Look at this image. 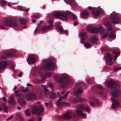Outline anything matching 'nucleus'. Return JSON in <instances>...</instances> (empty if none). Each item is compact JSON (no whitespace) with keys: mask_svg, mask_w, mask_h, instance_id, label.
Listing matches in <instances>:
<instances>
[{"mask_svg":"<svg viewBox=\"0 0 121 121\" xmlns=\"http://www.w3.org/2000/svg\"><path fill=\"white\" fill-rule=\"evenodd\" d=\"M18 9L20 11H22L26 12L29 10V9H25L23 7L21 6L19 7H18Z\"/></svg>","mask_w":121,"mask_h":121,"instance_id":"nucleus-34","label":"nucleus"},{"mask_svg":"<svg viewBox=\"0 0 121 121\" xmlns=\"http://www.w3.org/2000/svg\"><path fill=\"white\" fill-rule=\"evenodd\" d=\"M112 52L113 53H115L116 52V50H114L112 51Z\"/></svg>","mask_w":121,"mask_h":121,"instance_id":"nucleus-63","label":"nucleus"},{"mask_svg":"<svg viewBox=\"0 0 121 121\" xmlns=\"http://www.w3.org/2000/svg\"><path fill=\"white\" fill-rule=\"evenodd\" d=\"M8 63L6 61H2L0 63V69H3L7 66Z\"/></svg>","mask_w":121,"mask_h":121,"instance_id":"nucleus-21","label":"nucleus"},{"mask_svg":"<svg viewBox=\"0 0 121 121\" xmlns=\"http://www.w3.org/2000/svg\"><path fill=\"white\" fill-rule=\"evenodd\" d=\"M4 25L10 27H18V24L15 20L12 18H8L5 20L3 23Z\"/></svg>","mask_w":121,"mask_h":121,"instance_id":"nucleus-7","label":"nucleus"},{"mask_svg":"<svg viewBox=\"0 0 121 121\" xmlns=\"http://www.w3.org/2000/svg\"><path fill=\"white\" fill-rule=\"evenodd\" d=\"M38 32V28H36L34 32V34L35 35Z\"/></svg>","mask_w":121,"mask_h":121,"instance_id":"nucleus-47","label":"nucleus"},{"mask_svg":"<svg viewBox=\"0 0 121 121\" xmlns=\"http://www.w3.org/2000/svg\"><path fill=\"white\" fill-rule=\"evenodd\" d=\"M46 63L43 67L44 70H53L54 68L55 65L53 60H45Z\"/></svg>","mask_w":121,"mask_h":121,"instance_id":"nucleus-8","label":"nucleus"},{"mask_svg":"<svg viewBox=\"0 0 121 121\" xmlns=\"http://www.w3.org/2000/svg\"><path fill=\"white\" fill-rule=\"evenodd\" d=\"M48 22L49 24L48 26H44L41 28V31L42 32L45 33L47 32L52 27L53 21L52 19H49L48 21Z\"/></svg>","mask_w":121,"mask_h":121,"instance_id":"nucleus-13","label":"nucleus"},{"mask_svg":"<svg viewBox=\"0 0 121 121\" xmlns=\"http://www.w3.org/2000/svg\"><path fill=\"white\" fill-rule=\"evenodd\" d=\"M6 99V98L5 97H3L2 98V99L4 101H5Z\"/></svg>","mask_w":121,"mask_h":121,"instance_id":"nucleus-55","label":"nucleus"},{"mask_svg":"<svg viewBox=\"0 0 121 121\" xmlns=\"http://www.w3.org/2000/svg\"><path fill=\"white\" fill-rule=\"evenodd\" d=\"M19 21L22 24H25L26 22V20L24 19H20Z\"/></svg>","mask_w":121,"mask_h":121,"instance_id":"nucleus-37","label":"nucleus"},{"mask_svg":"<svg viewBox=\"0 0 121 121\" xmlns=\"http://www.w3.org/2000/svg\"><path fill=\"white\" fill-rule=\"evenodd\" d=\"M2 91L4 95V96H6L7 95V94L6 92L3 90Z\"/></svg>","mask_w":121,"mask_h":121,"instance_id":"nucleus-51","label":"nucleus"},{"mask_svg":"<svg viewBox=\"0 0 121 121\" xmlns=\"http://www.w3.org/2000/svg\"><path fill=\"white\" fill-rule=\"evenodd\" d=\"M112 29L111 27H110L108 28L107 29H106V31L109 30H112Z\"/></svg>","mask_w":121,"mask_h":121,"instance_id":"nucleus-49","label":"nucleus"},{"mask_svg":"<svg viewBox=\"0 0 121 121\" xmlns=\"http://www.w3.org/2000/svg\"><path fill=\"white\" fill-rule=\"evenodd\" d=\"M44 90H45V91H48V89L46 87H44Z\"/></svg>","mask_w":121,"mask_h":121,"instance_id":"nucleus-56","label":"nucleus"},{"mask_svg":"<svg viewBox=\"0 0 121 121\" xmlns=\"http://www.w3.org/2000/svg\"><path fill=\"white\" fill-rule=\"evenodd\" d=\"M82 37V41L83 43L85 42V41H87V39L88 37V35L86 32H82L81 33Z\"/></svg>","mask_w":121,"mask_h":121,"instance_id":"nucleus-17","label":"nucleus"},{"mask_svg":"<svg viewBox=\"0 0 121 121\" xmlns=\"http://www.w3.org/2000/svg\"><path fill=\"white\" fill-rule=\"evenodd\" d=\"M54 78L58 83L60 84L63 87L66 86L70 81L69 77L66 75H63L59 78L58 75H55Z\"/></svg>","mask_w":121,"mask_h":121,"instance_id":"nucleus-4","label":"nucleus"},{"mask_svg":"<svg viewBox=\"0 0 121 121\" xmlns=\"http://www.w3.org/2000/svg\"><path fill=\"white\" fill-rule=\"evenodd\" d=\"M56 95L55 93L53 92H51L50 94V97L51 99H54L56 98Z\"/></svg>","mask_w":121,"mask_h":121,"instance_id":"nucleus-31","label":"nucleus"},{"mask_svg":"<svg viewBox=\"0 0 121 121\" xmlns=\"http://www.w3.org/2000/svg\"><path fill=\"white\" fill-rule=\"evenodd\" d=\"M45 105L46 107H47L48 105V104L47 103H46L45 104Z\"/></svg>","mask_w":121,"mask_h":121,"instance_id":"nucleus-60","label":"nucleus"},{"mask_svg":"<svg viewBox=\"0 0 121 121\" xmlns=\"http://www.w3.org/2000/svg\"><path fill=\"white\" fill-rule=\"evenodd\" d=\"M107 85L113 91L111 92L112 94L111 99L112 102V108L115 109L119 105V103L117 99L120 96H121V91L119 90L120 85L112 80L108 81Z\"/></svg>","mask_w":121,"mask_h":121,"instance_id":"nucleus-1","label":"nucleus"},{"mask_svg":"<svg viewBox=\"0 0 121 121\" xmlns=\"http://www.w3.org/2000/svg\"><path fill=\"white\" fill-rule=\"evenodd\" d=\"M97 38L95 36L91 37L90 39V41L92 43L97 42Z\"/></svg>","mask_w":121,"mask_h":121,"instance_id":"nucleus-27","label":"nucleus"},{"mask_svg":"<svg viewBox=\"0 0 121 121\" xmlns=\"http://www.w3.org/2000/svg\"><path fill=\"white\" fill-rule=\"evenodd\" d=\"M32 22L33 23H35L36 22L35 19H37L38 18V15H34L32 17Z\"/></svg>","mask_w":121,"mask_h":121,"instance_id":"nucleus-30","label":"nucleus"},{"mask_svg":"<svg viewBox=\"0 0 121 121\" xmlns=\"http://www.w3.org/2000/svg\"><path fill=\"white\" fill-rule=\"evenodd\" d=\"M4 27L3 26V25L0 26V29H4Z\"/></svg>","mask_w":121,"mask_h":121,"instance_id":"nucleus-52","label":"nucleus"},{"mask_svg":"<svg viewBox=\"0 0 121 121\" xmlns=\"http://www.w3.org/2000/svg\"><path fill=\"white\" fill-rule=\"evenodd\" d=\"M22 91L24 92H26L27 91H28L29 89L27 88H26V89H22Z\"/></svg>","mask_w":121,"mask_h":121,"instance_id":"nucleus-46","label":"nucleus"},{"mask_svg":"<svg viewBox=\"0 0 121 121\" xmlns=\"http://www.w3.org/2000/svg\"><path fill=\"white\" fill-rule=\"evenodd\" d=\"M19 91H18L16 90L15 91L14 93L15 94H16L18 93Z\"/></svg>","mask_w":121,"mask_h":121,"instance_id":"nucleus-61","label":"nucleus"},{"mask_svg":"<svg viewBox=\"0 0 121 121\" xmlns=\"http://www.w3.org/2000/svg\"><path fill=\"white\" fill-rule=\"evenodd\" d=\"M63 117L64 118L67 119H69L71 118V117L70 115L68 113H65L64 114Z\"/></svg>","mask_w":121,"mask_h":121,"instance_id":"nucleus-28","label":"nucleus"},{"mask_svg":"<svg viewBox=\"0 0 121 121\" xmlns=\"http://www.w3.org/2000/svg\"><path fill=\"white\" fill-rule=\"evenodd\" d=\"M110 19L114 24L119 23L120 19L117 14L115 13H112L110 15Z\"/></svg>","mask_w":121,"mask_h":121,"instance_id":"nucleus-9","label":"nucleus"},{"mask_svg":"<svg viewBox=\"0 0 121 121\" xmlns=\"http://www.w3.org/2000/svg\"><path fill=\"white\" fill-rule=\"evenodd\" d=\"M89 13L87 11L83 12L82 13V17L84 18H86L88 17L89 16Z\"/></svg>","mask_w":121,"mask_h":121,"instance_id":"nucleus-25","label":"nucleus"},{"mask_svg":"<svg viewBox=\"0 0 121 121\" xmlns=\"http://www.w3.org/2000/svg\"><path fill=\"white\" fill-rule=\"evenodd\" d=\"M87 30L89 32L92 33L100 32L102 34H103L104 32V30L101 27L99 28H98L89 27H88Z\"/></svg>","mask_w":121,"mask_h":121,"instance_id":"nucleus-12","label":"nucleus"},{"mask_svg":"<svg viewBox=\"0 0 121 121\" xmlns=\"http://www.w3.org/2000/svg\"><path fill=\"white\" fill-rule=\"evenodd\" d=\"M42 119V118L41 117H38V121H41Z\"/></svg>","mask_w":121,"mask_h":121,"instance_id":"nucleus-57","label":"nucleus"},{"mask_svg":"<svg viewBox=\"0 0 121 121\" xmlns=\"http://www.w3.org/2000/svg\"><path fill=\"white\" fill-rule=\"evenodd\" d=\"M1 107L4 109V111L5 112H8L7 111L8 108L3 103H2L1 104Z\"/></svg>","mask_w":121,"mask_h":121,"instance_id":"nucleus-29","label":"nucleus"},{"mask_svg":"<svg viewBox=\"0 0 121 121\" xmlns=\"http://www.w3.org/2000/svg\"><path fill=\"white\" fill-rule=\"evenodd\" d=\"M49 105L51 107H52V102L50 101L49 103Z\"/></svg>","mask_w":121,"mask_h":121,"instance_id":"nucleus-50","label":"nucleus"},{"mask_svg":"<svg viewBox=\"0 0 121 121\" xmlns=\"http://www.w3.org/2000/svg\"><path fill=\"white\" fill-rule=\"evenodd\" d=\"M33 75H35L37 73L38 68L36 67H34L33 68Z\"/></svg>","mask_w":121,"mask_h":121,"instance_id":"nucleus-33","label":"nucleus"},{"mask_svg":"<svg viewBox=\"0 0 121 121\" xmlns=\"http://www.w3.org/2000/svg\"><path fill=\"white\" fill-rule=\"evenodd\" d=\"M22 75V73L21 72H20L18 76L19 77H20Z\"/></svg>","mask_w":121,"mask_h":121,"instance_id":"nucleus-54","label":"nucleus"},{"mask_svg":"<svg viewBox=\"0 0 121 121\" xmlns=\"http://www.w3.org/2000/svg\"><path fill=\"white\" fill-rule=\"evenodd\" d=\"M43 21H40L39 22V24H42V23H43Z\"/></svg>","mask_w":121,"mask_h":121,"instance_id":"nucleus-62","label":"nucleus"},{"mask_svg":"<svg viewBox=\"0 0 121 121\" xmlns=\"http://www.w3.org/2000/svg\"><path fill=\"white\" fill-rule=\"evenodd\" d=\"M120 53L119 52H118L116 53L115 54V56L114 57V60H116L117 59V58L118 56L120 55Z\"/></svg>","mask_w":121,"mask_h":121,"instance_id":"nucleus-38","label":"nucleus"},{"mask_svg":"<svg viewBox=\"0 0 121 121\" xmlns=\"http://www.w3.org/2000/svg\"><path fill=\"white\" fill-rule=\"evenodd\" d=\"M105 25L106 26H110L112 25L111 23L109 22H107L105 23Z\"/></svg>","mask_w":121,"mask_h":121,"instance_id":"nucleus-40","label":"nucleus"},{"mask_svg":"<svg viewBox=\"0 0 121 121\" xmlns=\"http://www.w3.org/2000/svg\"><path fill=\"white\" fill-rule=\"evenodd\" d=\"M69 15L71 17L72 19L74 20H77V18L74 15L68 12L66 13L56 12L55 13L53 14V16L54 17L58 18H60L65 20L67 19V16Z\"/></svg>","mask_w":121,"mask_h":121,"instance_id":"nucleus-5","label":"nucleus"},{"mask_svg":"<svg viewBox=\"0 0 121 121\" xmlns=\"http://www.w3.org/2000/svg\"><path fill=\"white\" fill-rule=\"evenodd\" d=\"M57 30L60 32V33H64L66 34L68 33L67 31L66 30H64L61 26H57Z\"/></svg>","mask_w":121,"mask_h":121,"instance_id":"nucleus-22","label":"nucleus"},{"mask_svg":"<svg viewBox=\"0 0 121 121\" xmlns=\"http://www.w3.org/2000/svg\"><path fill=\"white\" fill-rule=\"evenodd\" d=\"M109 48L108 47H104L102 48L101 49V51L103 52L105 51H109Z\"/></svg>","mask_w":121,"mask_h":121,"instance_id":"nucleus-39","label":"nucleus"},{"mask_svg":"<svg viewBox=\"0 0 121 121\" xmlns=\"http://www.w3.org/2000/svg\"><path fill=\"white\" fill-rule=\"evenodd\" d=\"M9 103L13 105L14 104H16V102L14 97L12 96L10 97L9 99Z\"/></svg>","mask_w":121,"mask_h":121,"instance_id":"nucleus-26","label":"nucleus"},{"mask_svg":"<svg viewBox=\"0 0 121 121\" xmlns=\"http://www.w3.org/2000/svg\"><path fill=\"white\" fill-rule=\"evenodd\" d=\"M15 96H18V102L21 105H23L26 104V102L24 98L28 100L34 99L37 97V96L35 93L32 92L28 94H26L24 95L18 94L15 95Z\"/></svg>","mask_w":121,"mask_h":121,"instance_id":"nucleus-2","label":"nucleus"},{"mask_svg":"<svg viewBox=\"0 0 121 121\" xmlns=\"http://www.w3.org/2000/svg\"><path fill=\"white\" fill-rule=\"evenodd\" d=\"M88 9L89 10H92V13L93 15L95 16H98L101 12V11L99 10H97L96 11L95 10V8H92L91 7H89Z\"/></svg>","mask_w":121,"mask_h":121,"instance_id":"nucleus-16","label":"nucleus"},{"mask_svg":"<svg viewBox=\"0 0 121 121\" xmlns=\"http://www.w3.org/2000/svg\"><path fill=\"white\" fill-rule=\"evenodd\" d=\"M0 3L2 5H5L7 4L6 2L4 0H1L0 1Z\"/></svg>","mask_w":121,"mask_h":121,"instance_id":"nucleus-42","label":"nucleus"},{"mask_svg":"<svg viewBox=\"0 0 121 121\" xmlns=\"http://www.w3.org/2000/svg\"><path fill=\"white\" fill-rule=\"evenodd\" d=\"M109 37L111 39H114L115 37V35L114 34L112 33L109 35Z\"/></svg>","mask_w":121,"mask_h":121,"instance_id":"nucleus-36","label":"nucleus"},{"mask_svg":"<svg viewBox=\"0 0 121 121\" xmlns=\"http://www.w3.org/2000/svg\"><path fill=\"white\" fill-rule=\"evenodd\" d=\"M96 88L98 89V93L100 95H103L104 92V89L100 85H97L96 86Z\"/></svg>","mask_w":121,"mask_h":121,"instance_id":"nucleus-18","label":"nucleus"},{"mask_svg":"<svg viewBox=\"0 0 121 121\" xmlns=\"http://www.w3.org/2000/svg\"><path fill=\"white\" fill-rule=\"evenodd\" d=\"M76 107L77 108L76 110L77 114L84 117H86V114L83 113L82 111L84 110H86L88 112L90 111V108L87 106H85L83 104H79Z\"/></svg>","mask_w":121,"mask_h":121,"instance_id":"nucleus-6","label":"nucleus"},{"mask_svg":"<svg viewBox=\"0 0 121 121\" xmlns=\"http://www.w3.org/2000/svg\"><path fill=\"white\" fill-rule=\"evenodd\" d=\"M67 96V95L66 94L64 95V96H61L60 97L59 100L56 102V104L57 105L60 107H61L63 105H64L66 106H68L70 104L68 102H61L62 99H66Z\"/></svg>","mask_w":121,"mask_h":121,"instance_id":"nucleus-11","label":"nucleus"},{"mask_svg":"<svg viewBox=\"0 0 121 121\" xmlns=\"http://www.w3.org/2000/svg\"><path fill=\"white\" fill-rule=\"evenodd\" d=\"M67 4L70 5L74 2V0H64Z\"/></svg>","mask_w":121,"mask_h":121,"instance_id":"nucleus-32","label":"nucleus"},{"mask_svg":"<svg viewBox=\"0 0 121 121\" xmlns=\"http://www.w3.org/2000/svg\"><path fill=\"white\" fill-rule=\"evenodd\" d=\"M32 113L33 114H38V107L35 106L32 108Z\"/></svg>","mask_w":121,"mask_h":121,"instance_id":"nucleus-24","label":"nucleus"},{"mask_svg":"<svg viewBox=\"0 0 121 121\" xmlns=\"http://www.w3.org/2000/svg\"><path fill=\"white\" fill-rule=\"evenodd\" d=\"M44 109L41 106H38V116H40L43 114Z\"/></svg>","mask_w":121,"mask_h":121,"instance_id":"nucleus-23","label":"nucleus"},{"mask_svg":"<svg viewBox=\"0 0 121 121\" xmlns=\"http://www.w3.org/2000/svg\"><path fill=\"white\" fill-rule=\"evenodd\" d=\"M18 119L20 121H23V118L22 117L21 115H18Z\"/></svg>","mask_w":121,"mask_h":121,"instance_id":"nucleus-43","label":"nucleus"},{"mask_svg":"<svg viewBox=\"0 0 121 121\" xmlns=\"http://www.w3.org/2000/svg\"><path fill=\"white\" fill-rule=\"evenodd\" d=\"M27 86H32V84H30V83H27L26 84Z\"/></svg>","mask_w":121,"mask_h":121,"instance_id":"nucleus-53","label":"nucleus"},{"mask_svg":"<svg viewBox=\"0 0 121 121\" xmlns=\"http://www.w3.org/2000/svg\"><path fill=\"white\" fill-rule=\"evenodd\" d=\"M51 75V73L49 72H47L46 73H41L40 74L41 77L43 79H45L47 77L50 76Z\"/></svg>","mask_w":121,"mask_h":121,"instance_id":"nucleus-20","label":"nucleus"},{"mask_svg":"<svg viewBox=\"0 0 121 121\" xmlns=\"http://www.w3.org/2000/svg\"><path fill=\"white\" fill-rule=\"evenodd\" d=\"M83 84L82 82H80L77 84L73 89L74 93L78 98H75L73 100V102L74 103H76L78 101L82 102L83 101L82 98H79L78 94H81L83 92V88L80 85Z\"/></svg>","mask_w":121,"mask_h":121,"instance_id":"nucleus-3","label":"nucleus"},{"mask_svg":"<svg viewBox=\"0 0 121 121\" xmlns=\"http://www.w3.org/2000/svg\"><path fill=\"white\" fill-rule=\"evenodd\" d=\"M12 117V116L11 115L8 118L6 119L7 121L9 120H11Z\"/></svg>","mask_w":121,"mask_h":121,"instance_id":"nucleus-48","label":"nucleus"},{"mask_svg":"<svg viewBox=\"0 0 121 121\" xmlns=\"http://www.w3.org/2000/svg\"><path fill=\"white\" fill-rule=\"evenodd\" d=\"M121 69V67H119L117 68H115L114 69V72L117 71L118 70Z\"/></svg>","mask_w":121,"mask_h":121,"instance_id":"nucleus-45","label":"nucleus"},{"mask_svg":"<svg viewBox=\"0 0 121 121\" xmlns=\"http://www.w3.org/2000/svg\"><path fill=\"white\" fill-rule=\"evenodd\" d=\"M105 57L107 59V61L108 64L111 65L113 63L112 58L110 53H106Z\"/></svg>","mask_w":121,"mask_h":121,"instance_id":"nucleus-14","label":"nucleus"},{"mask_svg":"<svg viewBox=\"0 0 121 121\" xmlns=\"http://www.w3.org/2000/svg\"><path fill=\"white\" fill-rule=\"evenodd\" d=\"M25 114L27 116H29L31 114V111L30 110L27 109L25 111Z\"/></svg>","mask_w":121,"mask_h":121,"instance_id":"nucleus-35","label":"nucleus"},{"mask_svg":"<svg viewBox=\"0 0 121 121\" xmlns=\"http://www.w3.org/2000/svg\"><path fill=\"white\" fill-rule=\"evenodd\" d=\"M77 24V23L76 22H75L74 23V26H76Z\"/></svg>","mask_w":121,"mask_h":121,"instance_id":"nucleus-59","label":"nucleus"},{"mask_svg":"<svg viewBox=\"0 0 121 121\" xmlns=\"http://www.w3.org/2000/svg\"><path fill=\"white\" fill-rule=\"evenodd\" d=\"M17 89V87L16 86H15L14 88V90H15Z\"/></svg>","mask_w":121,"mask_h":121,"instance_id":"nucleus-64","label":"nucleus"},{"mask_svg":"<svg viewBox=\"0 0 121 121\" xmlns=\"http://www.w3.org/2000/svg\"><path fill=\"white\" fill-rule=\"evenodd\" d=\"M84 46L86 48H89L91 47V46L86 42L84 44Z\"/></svg>","mask_w":121,"mask_h":121,"instance_id":"nucleus-41","label":"nucleus"},{"mask_svg":"<svg viewBox=\"0 0 121 121\" xmlns=\"http://www.w3.org/2000/svg\"><path fill=\"white\" fill-rule=\"evenodd\" d=\"M16 52L14 50H10L5 51L2 56L3 59H6L8 57L14 56L16 54Z\"/></svg>","mask_w":121,"mask_h":121,"instance_id":"nucleus-10","label":"nucleus"},{"mask_svg":"<svg viewBox=\"0 0 121 121\" xmlns=\"http://www.w3.org/2000/svg\"><path fill=\"white\" fill-rule=\"evenodd\" d=\"M108 35V33H104L102 37L103 38H105Z\"/></svg>","mask_w":121,"mask_h":121,"instance_id":"nucleus-44","label":"nucleus"},{"mask_svg":"<svg viewBox=\"0 0 121 121\" xmlns=\"http://www.w3.org/2000/svg\"><path fill=\"white\" fill-rule=\"evenodd\" d=\"M91 100H92L91 102H89L90 105L92 106H94L95 105V104L94 103L93 101L96 104H98V100L95 97H93Z\"/></svg>","mask_w":121,"mask_h":121,"instance_id":"nucleus-19","label":"nucleus"},{"mask_svg":"<svg viewBox=\"0 0 121 121\" xmlns=\"http://www.w3.org/2000/svg\"><path fill=\"white\" fill-rule=\"evenodd\" d=\"M87 82L89 84H90L91 83V81L90 79H88L87 80Z\"/></svg>","mask_w":121,"mask_h":121,"instance_id":"nucleus-58","label":"nucleus"},{"mask_svg":"<svg viewBox=\"0 0 121 121\" xmlns=\"http://www.w3.org/2000/svg\"><path fill=\"white\" fill-rule=\"evenodd\" d=\"M36 61V58L33 55L30 56L27 59V61L29 64H34Z\"/></svg>","mask_w":121,"mask_h":121,"instance_id":"nucleus-15","label":"nucleus"}]
</instances>
